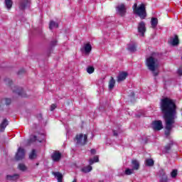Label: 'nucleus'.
Listing matches in <instances>:
<instances>
[{"label": "nucleus", "instance_id": "nucleus-1", "mask_svg": "<svg viewBox=\"0 0 182 182\" xmlns=\"http://www.w3.org/2000/svg\"><path fill=\"white\" fill-rule=\"evenodd\" d=\"M161 109L164 113V118L166 123V136H170L171 129L174 127V123H176V102L170 98L166 97L161 100Z\"/></svg>", "mask_w": 182, "mask_h": 182}, {"label": "nucleus", "instance_id": "nucleus-2", "mask_svg": "<svg viewBox=\"0 0 182 182\" xmlns=\"http://www.w3.org/2000/svg\"><path fill=\"white\" fill-rule=\"evenodd\" d=\"M156 56L157 53H154L149 58L146 59V65L151 72H154V70H156L159 66Z\"/></svg>", "mask_w": 182, "mask_h": 182}, {"label": "nucleus", "instance_id": "nucleus-3", "mask_svg": "<svg viewBox=\"0 0 182 182\" xmlns=\"http://www.w3.org/2000/svg\"><path fill=\"white\" fill-rule=\"evenodd\" d=\"M134 14L138 15L141 19H145L147 16L146 13V5L141 4L139 6L137 7V3H135L133 6Z\"/></svg>", "mask_w": 182, "mask_h": 182}, {"label": "nucleus", "instance_id": "nucleus-4", "mask_svg": "<svg viewBox=\"0 0 182 182\" xmlns=\"http://www.w3.org/2000/svg\"><path fill=\"white\" fill-rule=\"evenodd\" d=\"M75 141L77 144L85 146L87 143V134H79L75 136Z\"/></svg>", "mask_w": 182, "mask_h": 182}, {"label": "nucleus", "instance_id": "nucleus-5", "mask_svg": "<svg viewBox=\"0 0 182 182\" xmlns=\"http://www.w3.org/2000/svg\"><path fill=\"white\" fill-rule=\"evenodd\" d=\"M31 5V0H20L18 3V8L21 11H23L25 9L28 8Z\"/></svg>", "mask_w": 182, "mask_h": 182}, {"label": "nucleus", "instance_id": "nucleus-6", "mask_svg": "<svg viewBox=\"0 0 182 182\" xmlns=\"http://www.w3.org/2000/svg\"><path fill=\"white\" fill-rule=\"evenodd\" d=\"M138 32L141 36H144V33H146V23L144 21H141L139 23Z\"/></svg>", "mask_w": 182, "mask_h": 182}, {"label": "nucleus", "instance_id": "nucleus-7", "mask_svg": "<svg viewBox=\"0 0 182 182\" xmlns=\"http://www.w3.org/2000/svg\"><path fill=\"white\" fill-rule=\"evenodd\" d=\"M117 11L120 16L126 15V6L124 4H119L117 6Z\"/></svg>", "mask_w": 182, "mask_h": 182}, {"label": "nucleus", "instance_id": "nucleus-8", "mask_svg": "<svg viewBox=\"0 0 182 182\" xmlns=\"http://www.w3.org/2000/svg\"><path fill=\"white\" fill-rule=\"evenodd\" d=\"M154 130H161L163 129V122L160 120L154 121L152 123Z\"/></svg>", "mask_w": 182, "mask_h": 182}, {"label": "nucleus", "instance_id": "nucleus-9", "mask_svg": "<svg viewBox=\"0 0 182 182\" xmlns=\"http://www.w3.org/2000/svg\"><path fill=\"white\" fill-rule=\"evenodd\" d=\"M159 182H168V178L167 177V175H166V171H164V170L161 169L159 171Z\"/></svg>", "mask_w": 182, "mask_h": 182}, {"label": "nucleus", "instance_id": "nucleus-10", "mask_svg": "<svg viewBox=\"0 0 182 182\" xmlns=\"http://www.w3.org/2000/svg\"><path fill=\"white\" fill-rule=\"evenodd\" d=\"M25 157V149L18 148L17 154L16 155V160H22Z\"/></svg>", "mask_w": 182, "mask_h": 182}, {"label": "nucleus", "instance_id": "nucleus-11", "mask_svg": "<svg viewBox=\"0 0 182 182\" xmlns=\"http://www.w3.org/2000/svg\"><path fill=\"white\" fill-rule=\"evenodd\" d=\"M81 51L85 52V53L89 55V53H90V52L92 51V46L90 45V43L85 44L84 46L81 48Z\"/></svg>", "mask_w": 182, "mask_h": 182}, {"label": "nucleus", "instance_id": "nucleus-12", "mask_svg": "<svg viewBox=\"0 0 182 182\" xmlns=\"http://www.w3.org/2000/svg\"><path fill=\"white\" fill-rule=\"evenodd\" d=\"M61 157H62V154H60L59 151H55L52 154V159L53 160V161H59Z\"/></svg>", "mask_w": 182, "mask_h": 182}, {"label": "nucleus", "instance_id": "nucleus-13", "mask_svg": "<svg viewBox=\"0 0 182 182\" xmlns=\"http://www.w3.org/2000/svg\"><path fill=\"white\" fill-rule=\"evenodd\" d=\"M128 75L126 72H120L117 76V82H123L127 77Z\"/></svg>", "mask_w": 182, "mask_h": 182}, {"label": "nucleus", "instance_id": "nucleus-14", "mask_svg": "<svg viewBox=\"0 0 182 182\" xmlns=\"http://www.w3.org/2000/svg\"><path fill=\"white\" fill-rule=\"evenodd\" d=\"M169 43H171L173 45V46H176L177 45H178V36H175L174 38H171Z\"/></svg>", "mask_w": 182, "mask_h": 182}, {"label": "nucleus", "instance_id": "nucleus-15", "mask_svg": "<svg viewBox=\"0 0 182 182\" xmlns=\"http://www.w3.org/2000/svg\"><path fill=\"white\" fill-rule=\"evenodd\" d=\"M53 176L56 177L58 182H62L63 180V175L60 172H53Z\"/></svg>", "mask_w": 182, "mask_h": 182}, {"label": "nucleus", "instance_id": "nucleus-16", "mask_svg": "<svg viewBox=\"0 0 182 182\" xmlns=\"http://www.w3.org/2000/svg\"><path fill=\"white\" fill-rule=\"evenodd\" d=\"M8 124V121L6 119H4L1 124H0V132H4Z\"/></svg>", "mask_w": 182, "mask_h": 182}, {"label": "nucleus", "instance_id": "nucleus-17", "mask_svg": "<svg viewBox=\"0 0 182 182\" xmlns=\"http://www.w3.org/2000/svg\"><path fill=\"white\" fill-rule=\"evenodd\" d=\"M114 85H116V80H114V78H113V77H111V79L109 82V89L112 90V89L114 87Z\"/></svg>", "mask_w": 182, "mask_h": 182}, {"label": "nucleus", "instance_id": "nucleus-18", "mask_svg": "<svg viewBox=\"0 0 182 182\" xmlns=\"http://www.w3.org/2000/svg\"><path fill=\"white\" fill-rule=\"evenodd\" d=\"M128 50H130V52H136V43H131L128 45Z\"/></svg>", "mask_w": 182, "mask_h": 182}, {"label": "nucleus", "instance_id": "nucleus-19", "mask_svg": "<svg viewBox=\"0 0 182 182\" xmlns=\"http://www.w3.org/2000/svg\"><path fill=\"white\" fill-rule=\"evenodd\" d=\"M14 4V1L12 0H5V6L7 9H11L12 8V5Z\"/></svg>", "mask_w": 182, "mask_h": 182}, {"label": "nucleus", "instance_id": "nucleus-20", "mask_svg": "<svg viewBox=\"0 0 182 182\" xmlns=\"http://www.w3.org/2000/svg\"><path fill=\"white\" fill-rule=\"evenodd\" d=\"M132 167L134 170H137L139 167H140V164H139V161L137 160L134 159L132 160Z\"/></svg>", "mask_w": 182, "mask_h": 182}, {"label": "nucleus", "instance_id": "nucleus-21", "mask_svg": "<svg viewBox=\"0 0 182 182\" xmlns=\"http://www.w3.org/2000/svg\"><path fill=\"white\" fill-rule=\"evenodd\" d=\"M81 171H82V173H89V172L92 171V166L88 165L87 166L83 167L81 169Z\"/></svg>", "mask_w": 182, "mask_h": 182}, {"label": "nucleus", "instance_id": "nucleus-22", "mask_svg": "<svg viewBox=\"0 0 182 182\" xmlns=\"http://www.w3.org/2000/svg\"><path fill=\"white\" fill-rule=\"evenodd\" d=\"M157 23H159L157 18H152L151 20V25L152 28H156V26H157Z\"/></svg>", "mask_w": 182, "mask_h": 182}, {"label": "nucleus", "instance_id": "nucleus-23", "mask_svg": "<svg viewBox=\"0 0 182 182\" xmlns=\"http://www.w3.org/2000/svg\"><path fill=\"white\" fill-rule=\"evenodd\" d=\"M6 178H7V180H10V181L18 180V178H19V175H18V174H15L13 176L8 175Z\"/></svg>", "mask_w": 182, "mask_h": 182}, {"label": "nucleus", "instance_id": "nucleus-24", "mask_svg": "<svg viewBox=\"0 0 182 182\" xmlns=\"http://www.w3.org/2000/svg\"><path fill=\"white\" fill-rule=\"evenodd\" d=\"M90 166H92L94 163H97L99 161V156H95L93 159H90Z\"/></svg>", "mask_w": 182, "mask_h": 182}, {"label": "nucleus", "instance_id": "nucleus-25", "mask_svg": "<svg viewBox=\"0 0 182 182\" xmlns=\"http://www.w3.org/2000/svg\"><path fill=\"white\" fill-rule=\"evenodd\" d=\"M29 159L31 160H33V159H36V151L35 149H33L31 153L29 155Z\"/></svg>", "mask_w": 182, "mask_h": 182}, {"label": "nucleus", "instance_id": "nucleus-26", "mask_svg": "<svg viewBox=\"0 0 182 182\" xmlns=\"http://www.w3.org/2000/svg\"><path fill=\"white\" fill-rule=\"evenodd\" d=\"M59 25L58 23H55V21H50L49 24L50 29H53V28H58Z\"/></svg>", "mask_w": 182, "mask_h": 182}, {"label": "nucleus", "instance_id": "nucleus-27", "mask_svg": "<svg viewBox=\"0 0 182 182\" xmlns=\"http://www.w3.org/2000/svg\"><path fill=\"white\" fill-rule=\"evenodd\" d=\"M171 149V144H169L164 147V149L163 150V153H168V151H170Z\"/></svg>", "mask_w": 182, "mask_h": 182}, {"label": "nucleus", "instance_id": "nucleus-28", "mask_svg": "<svg viewBox=\"0 0 182 182\" xmlns=\"http://www.w3.org/2000/svg\"><path fill=\"white\" fill-rule=\"evenodd\" d=\"M146 166H154V161H153V159H146Z\"/></svg>", "mask_w": 182, "mask_h": 182}, {"label": "nucleus", "instance_id": "nucleus-29", "mask_svg": "<svg viewBox=\"0 0 182 182\" xmlns=\"http://www.w3.org/2000/svg\"><path fill=\"white\" fill-rule=\"evenodd\" d=\"M14 92L18 93L19 96H23V89L22 88H18V90H14Z\"/></svg>", "mask_w": 182, "mask_h": 182}, {"label": "nucleus", "instance_id": "nucleus-30", "mask_svg": "<svg viewBox=\"0 0 182 182\" xmlns=\"http://www.w3.org/2000/svg\"><path fill=\"white\" fill-rule=\"evenodd\" d=\"M134 171V168H132V169L127 168V169L125 170V174H126L127 176H130V174H133Z\"/></svg>", "mask_w": 182, "mask_h": 182}, {"label": "nucleus", "instance_id": "nucleus-31", "mask_svg": "<svg viewBox=\"0 0 182 182\" xmlns=\"http://www.w3.org/2000/svg\"><path fill=\"white\" fill-rule=\"evenodd\" d=\"M87 73H89L90 75H92V73H93V72H95V68L90 66L87 68Z\"/></svg>", "mask_w": 182, "mask_h": 182}, {"label": "nucleus", "instance_id": "nucleus-32", "mask_svg": "<svg viewBox=\"0 0 182 182\" xmlns=\"http://www.w3.org/2000/svg\"><path fill=\"white\" fill-rule=\"evenodd\" d=\"M171 177H172V178H176V177H177V170L174 169L171 172Z\"/></svg>", "mask_w": 182, "mask_h": 182}, {"label": "nucleus", "instance_id": "nucleus-33", "mask_svg": "<svg viewBox=\"0 0 182 182\" xmlns=\"http://www.w3.org/2000/svg\"><path fill=\"white\" fill-rule=\"evenodd\" d=\"M18 168L19 170H21V171H25V170H26V166H25V164H20L18 165Z\"/></svg>", "mask_w": 182, "mask_h": 182}, {"label": "nucleus", "instance_id": "nucleus-34", "mask_svg": "<svg viewBox=\"0 0 182 182\" xmlns=\"http://www.w3.org/2000/svg\"><path fill=\"white\" fill-rule=\"evenodd\" d=\"M5 102H6V105H11V99L6 98Z\"/></svg>", "mask_w": 182, "mask_h": 182}, {"label": "nucleus", "instance_id": "nucleus-35", "mask_svg": "<svg viewBox=\"0 0 182 182\" xmlns=\"http://www.w3.org/2000/svg\"><path fill=\"white\" fill-rule=\"evenodd\" d=\"M56 107V105L52 104L50 106V110L51 112H53V109Z\"/></svg>", "mask_w": 182, "mask_h": 182}, {"label": "nucleus", "instance_id": "nucleus-36", "mask_svg": "<svg viewBox=\"0 0 182 182\" xmlns=\"http://www.w3.org/2000/svg\"><path fill=\"white\" fill-rule=\"evenodd\" d=\"M178 75H179V76H181V75H182V69L181 68H179L178 70Z\"/></svg>", "mask_w": 182, "mask_h": 182}, {"label": "nucleus", "instance_id": "nucleus-37", "mask_svg": "<svg viewBox=\"0 0 182 182\" xmlns=\"http://www.w3.org/2000/svg\"><path fill=\"white\" fill-rule=\"evenodd\" d=\"M91 154H96V149H91Z\"/></svg>", "mask_w": 182, "mask_h": 182}, {"label": "nucleus", "instance_id": "nucleus-38", "mask_svg": "<svg viewBox=\"0 0 182 182\" xmlns=\"http://www.w3.org/2000/svg\"><path fill=\"white\" fill-rule=\"evenodd\" d=\"M56 41H52L51 42V45L53 46H55V45H56Z\"/></svg>", "mask_w": 182, "mask_h": 182}, {"label": "nucleus", "instance_id": "nucleus-39", "mask_svg": "<svg viewBox=\"0 0 182 182\" xmlns=\"http://www.w3.org/2000/svg\"><path fill=\"white\" fill-rule=\"evenodd\" d=\"M32 141H36V136H33V139H32Z\"/></svg>", "mask_w": 182, "mask_h": 182}, {"label": "nucleus", "instance_id": "nucleus-40", "mask_svg": "<svg viewBox=\"0 0 182 182\" xmlns=\"http://www.w3.org/2000/svg\"><path fill=\"white\" fill-rule=\"evenodd\" d=\"M8 82H9V85H11V83H12V80H8Z\"/></svg>", "mask_w": 182, "mask_h": 182}, {"label": "nucleus", "instance_id": "nucleus-41", "mask_svg": "<svg viewBox=\"0 0 182 182\" xmlns=\"http://www.w3.org/2000/svg\"><path fill=\"white\" fill-rule=\"evenodd\" d=\"M154 76H157V75H159V73H156V72H154Z\"/></svg>", "mask_w": 182, "mask_h": 182}, {"label": "nucleus", "instance_id": "nucleus-42", "mask_svg": "<svg viewBox=\"0 0 182 182\" xmlns=\"http://www.w3.org/2000/svg\"><path fill=\"white\" fill-rule=\"evenodd\" d=\"M114 136H117V134L114 131Z\"/></svg>", "mask_w": 182, "mask_h": 182}, {"label": "nucleus", "instance_id": "nucleus-43", "mask_svg": "<svg viewBox=\"0 0 182 182\" xmlns=\"http://www.w3.org/2000/svg\"><path fill=\"white\" fill-rule=\"evenodd\" d=\"M132 96H134V93H132Z\"/></svg>", "mask_w": 182, "mask_h": 182}]
</instances>
